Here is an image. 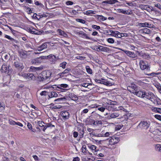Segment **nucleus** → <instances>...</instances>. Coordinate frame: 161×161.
Masks as SVG:
<instances>
[{
  "instance_id": "obj_40",
  "label": "nucleus",
  "mask_w": 161,
  "mask_h": 161,
  "mask_svg": "<svg viewBox=\"0 0 161 161\" xmlns=\"http://www.w3.org/2000/svg\"><path fill=\"white\" fill-rule=\"evenodd\" d=\"M67 64V63L65 62H64L61 63L59 64V67H62L63 69L65 68V67Z\"/></svg>"
},
{
  "instance_id": "obj_38",
  "label": "nucleus",
  "mask_w": 161,
  "mask_h": 161,
  "mask_svg": "<svg viewBox=\"0 0 161 161\" xmlns=\"http://www.w3.org/2000/svg\"><path fill=\"white\" fill-rule=\"evenodd\" d=\"M42 123L44 124V123L43 122L41 121V125H41V129L42 130L44 131H45V130L48 126L47 125H43Z\"/></svg>"
},
{
  "instance_id": "obj_58",
  "label": "nucleus",
  "mask_w": 161,
  "mask_h": 161,
  "mask_svg": "<svg viewBox=\"0 0 161 161\" xmlns=\"http://www.w3.org/2000/svg\"><path fill=\"white\" fill-rule=\"evenodd\" d=\"M76 58L77 59L82 60L85 58V57L82 56H78L76 57Z\"/></svg>"
},
{
  "instance_id": "obj_30",
  "label": "nucleus",
  "mask_w": 161,
  "mask_h": 161,
  "mask_svg": "<svg viewBox=\"0 0 161 161\" xmlns=\"http://www.w3.org/2000/svg\"><path fill=\"white\" fill-rule=\"evenodd\" d=\"M96 17L98 19L102 21H104L107 19L106 17H104L103 16L101 15H97Z\"/></svg>"
},
{
  "instance_id": "obj_50",
  "label": "nucleus",
  "mask_w": 161,
  "mask_h": 161,
  "mask_svg": "<svg viewBox=\"0 0 161 161\" xmlns=\"http://www.w3.org/2000/svg\"><path fill=\"white\" fill-rule=\"evenodd\" d=\"M92 27L94 29H95L97 30H98L100 29V27L99 26H97V25H92Z\"/></svg>"
},
{
  "instance_id": "obj_27",
  "label": "nucleus",
  "mask_w": 161,
  "mask_h": 161,
  "mask_svg": "<svg viewBox=\"0 0 161 161\" xmlns=\"http://www.w3.org/2000/svg\"><path fill=\"white\" fill-rule=\"evenodd\" d=\"M79 35L82 38H85L86 39H90L89 37L86 33L82 32H79Z\"/></svg>"
},
{
  "instance_id": "obj_39",
  "label": "nucleus",
  "mask_w": 161,
  "mask_h": 161,
  "mask_svg": "<svg viewBox=\"0 0 161 161\" xmlns=\"http://www.w3.org/2000/svg\"><path fill=\"white\" fill-rule=\"evenodd\" d=\"M68 85L66 84H62L60 85H58V88H60V87L63 88H66L68 87Z\"/></svg>"
},
{
  "instance_id": "obj_8",
  "label": "nucleus",
  "mask_w": 161,
  "mask_h": 161,
  "mask_svg": "<svg viewBox=\"0 0 161 161\" xmlns=\"http://www.w3.org/2000/svg\"><path fill=\"white\" fill-rule=\"evenodd\" d=\"M113 133L111 132H105L104 130L102 131L99 134H95L94 135L98 137H109L113 135Z\"/></svg>"
},
{
  "instance_id": "obj_53",
  "label": "nucleus",
  "mask_w": 161,
  "mask_h": 161,
  "mask_svg": "<svg viewBox=\"0 0 161 161\" xmlns=\"http://www.w3.org/2000/svg\"><path fill=\"white\" fill-rule=\"evenodd\" d=\"M123 126V125H118L116 126L115 129L117 130H119Z\"/></svg>"
},
{
  "instance_id": "obj_46",
  "label": "nucleus",
  "mask_w": 161,
  "mask_h": 161,
  "mask_svg": "<svg viewBox=\"0 0 161 161\" xmlns=\"http://www.w3.org/2000/svg\"><path fill=\"white\" fill-rule=\"evenodd\" d=\"M81 85L82 86L85 87H87L89 86H91L92 85L90 84V83H83L81 84Z\"/></svg>"
},
{
  "instance_id": "obj_37",
  "label": "nucleus",
  "mask_w": 161,
  "mask_h": 161,
  "mask_svg": "<svg viewBox=\"0 0 161 161\" xmlns=\"http://www.w3.org/2000/svg\"><path fill=\"white\" fill-rule=\"evenodd\" d=\"M104 81L105 83H104V85H105L106 86H111L113 84V83L109 81L105 80V81Z\"/></svg>"
},
{
  "instance_id": "obj_52",
  "label": "nucleus",
  "mask_w": 161,
  "mask_h": 161,
  "mask_svg": "<svg viewBox=\"0 0 161 161\" xmlns=\"http://www.w3.org/2000/svg\"><path fill=\"white\" fill-rule=\"evenodd\" d=\"M40 58H38V59H35L34 60H33L32 61V62L33 63H35V64H36L37 63H38L40 62Z\"/></svg>"
},
{
  "instance_id": "obj_51",
  "label": "nucleus",
  "mask_w": 161,
  "mask_h": 161,
  "mask_svg": "<svg viewBox=\"0 0 161 161\" xmlns=\"http://www.w3.org/2000/svg\"><path fill=\"white\" fill-rule=\"evenodd\" d=\"M76 20L77 22H79L82 24H85L86 22V21L85 20L81 19H77Z\"/></svg>"
},
{
  "instance_id": "obj_24",
  "label": "nucleus",
  "mask_w": 161,
  "mask_h": 161,
  "mask_svg": "<svg viewBox=\"0 0 161 161\" xmlns=\"http://www.w3.org/2000/svg\"><path fill=\"white\" fill-rule=\"evenodd\" d=\"M58 96V94L54 92H51L48 95V98H51L53 97H57Z\"/></svg>"
},
{
  "instance_id": "obj_43",
  "label": "nucleus",
  "mask_w": 161,
  "mask_h": 161,
  "mask_svg": "<svg viewBox=\"0 0 161 161\" xmlns=\"http://www.w3.org/2000/svg\"><path fill=\"white\" fill-rule=\"evenodd\" d=\"M47 47V43H44L41 45V51L43 49L46 48Z\"/></svg>"
},
{
  "instance_id": "obj_45",
  "label": "nucleus",
  "mask_w": 161,
  "mask_h": 161,
  "mask_svg": "<svg viewBox=\"0 0 161 161\" xmlns=\"http://www.w3.org/2000/svg\"><path fill=\"white\" fill-rule=\"evenodd\" d=\"M66 100V98L65 97H61L58 98L56 99H55L54 100L55 101H58V102H61Z\"/></svg>"
},
{
  "instance_id": "obj_63",
  "label": "nucleus",
  "mask_w": 161,
  "mask_h": 161,
  "mask_svg": "<svg viewBox=\"0 0 161 161\" xmlns=\"http://www.w3.org/2000/svg\"><path fill=\"white\" fill-rule=\"evenodd\" d=\"M26 7V10H27V12H29V13H32V10H31V9L29 7Z\"/></svg>"
},
{
  "instance_id": "obj_47",
  "label": "nucleus",
  "mask_w": 161,
  "mask_h": 161,
  "mask_svg": "<svg viewBox=\"0 0 161 161\" xmlns=\"http://www.w3.org/2000/svg\"><path fill=\"white\" fill-rule=\"evenodd\" d=\"M89 148L92 150H95L96 149V147L94 145H89L88 146Z\"/></svg>"
},
{
  "instance_id": "obj_41",
  "label": "nucleus",
  "mask_w": 161,
  "mask_h": 161,
  "mask_svg": "<svg viewBox=\"0 0 161 161\" xmlns=\"http://www.w3.org/2000/svg\"><path fill=\"white\" fill-rule=\"evenodd\" d=\"M148 72H144L145 74L147 75H149V76H155L156 75H158V73H147Z\"/></svg>"
},
{
  "instance_id": "obj_11",
  "label": "nucleus",
  "mask_w": 161,
  "mask_h": 161,
  "mask_svg": "<svg viewBox=\"0 0 161 161\" xmlns=\"http://www.w3.org/2000/svg\"><path fill=\"white\" fill-rule=\"evenodd\" d=\"M14 64L15 67L18 69H22L24 68L23 64L19 60L15 61Z\"/></svg>"
},
{
  "instance_id": "obj_32",
  "label": "nucleus",
  "mask_w": 161,
  "mask_h": 161,
  "mask_svg": "<svg viewBox=\"0 0 161 161\" xmlns=\"http://www.w3.org/2000/svg\"><path fill=\"white\" fill-rule=\"evenodd\" d=\"M155 148L156 151L161 152V144L156 145Z\"/></svg>"
},
{
  "instance_id": "obj_56",
  "label": "nucleus",
  "mask_w": 161,
  "mask_h": 161,
  "mask_svg": "<svg viewBox=\"0 0 161 161\" xmlns=\"http://www.w3.org/2000/svg\"><path fill=\"white\" fill-rule=\"evenodd\" d=\"M4 104L0 103V110H3L4 108Z\"/></svg>"
},
{
  "instance_id": "obj_12",
  "label": "nucleus",
  "mask_w": 161,
  "mask_h": 161,
  "mask_svg": "<svg viewBox=\"0 0 161 161\" xmlns=\"http://www.w3.org/2000/svg\"><path fill=\"white\" fill-rule=\"evenodd\" d=\"M139 26L141 27H146L149 28H153L154 25L148 22L141 23L139 24Z\"/></svg>"
},
{
  "instance_id": "obj_28",
  "label": "nucleus",
  "mask_w": 161,
  "mask_h": 161,
  "mask_svg": "<svg viewBox=\"0 0 161 161\" xmlns=\"http://www.w3.org/2000/svg\"><path fill=\"white\" fill-rule=\"evenodd\" d=\"M49 87H52L54 90H57L58 91V86H57L56 85H53L51 87L48 86H46V87L43 86L41 87V89L45 88L48 89Z\"/></svg>"
},
{
  "instance_id": "obj_25",
  "label": "nucleus",
  "mask_w": 161,
  "mask_h": 161,
  "mask_svg": "<svg viewBox=\"0 0 161 161\" xmlns=\"http://www.w3.org/2000/svg\"><path fill=\"white\" fill-rule=\"evenodd\" d=\"M18 52L19 53V55L20 57L22 58H25L27 57V55L23 50H19Z\"/></svg>"
},
{
  "instance_id": "obj_22",
  "label": "nucleus",
  "mask_w": 161,
  "mask_h": 161,
  "mask_svg": "<svg viewBox=\"0 0 161 161\" xmlns=\"http://www.w3.org/2000/svg\"><path fill=\"white\" fill-rule=\"evenodd\" d=\"M69 97L72 100L76 101L78 99V97L74 93H72L69 94Z\"/></svg>"
},
{
  "instance_id": "obj_42",
  "label": "nucleus",
  "mask_w": 161,
  "mask_h": 161,
  "mask_svg": "<svg viewBox=\"0 0 161 161\" xmlns=\"http://www.w3.org/2000/svg\"><path fill=\"white\" fill-rule=\"evenodd\" d=\"M153 110L155 112L161 114V108H154Z\"/></svg>"
},
{
  "instance_id": "obj_57",
  "label": "nucleus",
  "mask_w": 161,
  "mask_h": 161,
  "mask_svg": "<svg viewBox=\"0 0 161 161\" xmlns=\"http://www.w3.org/2000/svg\"><path fill=\"white\" fill-rule=\"evenodd\" d=\"M9 123L10 125H16V123L15 121L12 120H9Z\"/></svg>"
},
{
  "instance_id": "obj_60",
  "label": "nucleus",
  "mask_w": 161,
  "mask_h": 161,
  "mask_svg": "<svg viewBox=\"0 0 161 161\" xmlns=\"http://www.w3.org/2000/svg\"><path fill=\"white\" fill-rule=\"evenodd\" d=\"M78 133L76 131H74L73 133V136L75 138H76L78 136Z\"/></svg>"
},
{
  "instance_id": "obj_44",
  "label": "nucleus",
  "mask_w": 161,
  "mask_h": 161,
  "mask_svg": "<svg viewBox=\"0 0 161 161\" xmlns=\"http://www.w3.org/2000/svg\"><path fill=\"white\" fill-rule=\"evenodd\" d=\"M93 124L94 125H102V122L101 120L94 121Z\"/></svg>"
},
{
  "instance_id": "obj_34",
  "label": "nucleus",
  "mask_w": 161,
  "mask_h": 161,
  "mask_svg": "<svg viewBox=\"0 0 161 161\" xmlns=\"http://www.w3.org/2000/svg\"><path fill=\"white\" fill-rule=\"evenodd\" d=\"M95 11L92 10H87L85 13V14L87 15H91V14H95Z\"/></svg>"
},
{
  "instance_id": "obj_59",
  "label": "nucleus",
  "mask_w": 161,
  "mask_h": 161,
  "mask_svg": "<svg viewBox=\"0 0 161 161\" xmlns=\"http://www.w3.org/2000/svg\"><path fill=\"white\" fill-rule=\"evenodd\" d=\"M105 108L103 107H99L98 108V110L101 111V112H103L104 111Z\"/></svg>"
},
{
  "instance_id": "obj_6",
  "label": "nucleus",
  "mask_w": 161,
  "mask_h": 161,
  "mask_svg": "<svg viewBox=\"0 0 161 161\" xmlns=\"http://www.w3.org/2000/svg\"><path fill=\"white\" fill-rule=\"evenodd\" d=\"M51 74L49 71H44L41 73V81L48 79L50 76Z\"/></svg>"
},
{
  "instance_id": "obj_14",
  "label": "nucleus",
  "mask_w": 161,
  "mask_h": 161,
  "mask_svg": "<svg viewBox=\"0 0 161 161\" xmlns=\"http://www.w3.org/2000/svg\"><path fill=\"white\" fill-rule=\"evenodd\" d=\"M120 114L119 113L114 112L110 114H109V115L107 117V118L108 119H114L119 115Z\"/></svg>"
},
{
  "instance_id": "obj_49",
  "label": "nucleus",
  "mask_w": 161,
  "mask_h": 161,
  "mask_svg": "<svg viewBox=\"0 0 161 161\" xmlns=\"http://www.w3.org/2000/svg\"><path fill=\"white\" fill-rule=\"evenodd\" d=\"M10 42H11V43L14 45L15 44H17L18 42L17 40H15L13 38L11 40H10Z\"/></svg>"
},
{
  "instance_id": "obj_21",
  "label": "nucleus",
  "mask_w": 161,
  "mask_h": 161,
  "mask_svg": "<svg viewBox=\"0 0 161 161\" xmlns=\"http://www.w3.org/2000/svg\"><path fill=\"white\" fill-rule=\"evenodd\" d=\"M9 67H8V68L7 67V65L5 64H3L1 67V68L0 69L1 71L2 72L6 73L8 71H9Z\"/></svg>"
},
{
  "instance_id": "obj_19",
  "label": "nucleus",
  "mask_w": 161,
  "mask_h": 161,
  "mask_svg": "<svg viewBox=\"0 0 161 161\" xmlns=\"http://www.w3.org/2000/svg\"><path fill=\"white\" fill-rule=\"evenodd\" d=\"M98 49L102 52H108L110 50V49L107 47H106L102 46H99L98 47Z\"/></svg>"
},
{
  "instance_id": "obj_35",
  "label": "nucleus",
  "mask_w": 161,
  "mask_h": 161,
  "mask_svg": "<svg viewBox=\"0 0 161 161\" xmlns=\"http://www.w3.org/2000/svg\"><path fill=\"white\" fill-rule=\"evenodd\" d=\"M52 108L55 109H59L62 108V106L58 104H56L53 105L52 107Z\"/></svg>"
},
{
  "instance_id": "obj_1",
  "label": "nucleus",
  "mask_w": 161,
  "mask_h": 161,
  "mask_svg": "<svg viewBox=\"0 0 161 161\" xmlns=\"http://www.w3.org/2000/svg\"><path fill=\"white\" fill-rule=\"evenodd\" d=\"M150 125V122L148 120H144L141 121L138 125L137 127L142 130H147Z\"/></svg>"
},
{
  "instance_id": "obj_20",
  "label": "nucleus",
  "mask_w": 161,
  "mask_h": 161,
  "mask_svg": "<svg viewBox=\"0 0 161 161\" xmlns=\"http://www.w3.org/2000/svg\"><path fill=\"white\" fill-rule=\"evenodd\" d=\"M136 92V93L134 94L136 95L138 97L143 98L144 91H138V90Z\"/></svg>"
},
{
  "instance_id": "obj_23",
  "label": "nucleus",
  "mask_w": 161,
  "mask_h": 161,
  "mask_svg": "<svg viewBox=\"0 0 161 161\" xmlns=\"http://www.w3.org/2000/svg\"><path fill=\"white\" fill-rule=\"evenodd\" d=\"M84 128L83 126L82 125H79L77 127V130L79 131H80V134L82 135H83L84 132Z\"/></svg>"
},
{
  "instance_id": "obj_18",
  "label": "nucleus",
  "mask_w": 161,
  "mask_h": 161,
  "mask_svg": "<svg viewBox=\"0 0 161 161\" xmlns=\"http://www.w3.org/2000/svg\"><path fill=\"white\" fill-rule=\"evenodd\" d=\"M117 2V1L116 0H109L103 1L102 3V4L104 5L108 4H111L115 3Z\"/></svg>"
},
{
  "instance_id": "obj_16",
  "label": "nucleus",
  "mask_w": 161,
  "mask_h": 161,
  "mask_svg": "<svg viewBox=\"0 0 161 161\" xmlns=\"http://www.w3.org/2000/svg\"><path fill=\"white\" fill-rule=\"evenodd\" d=\"M57 31L60 36L65 37H68V35L65 32L61 29H58Z\"/></svg>"
},
{
  "instance_id": "obj_29",
  "label": "nucleus",
  "mask_w": 161,
  "mask_h": 161,
  "mask_svg": "<svg viewBox=\"0 0 161 161\" xmlns=\"http://www.w3.org/2000/svg\"><path fill=\"white\" fill-rule=\"evenodd\" d=\"M53 57L54 58H55V57L53 55L52 56V55H47L46 56H43V55H41V59H47L49 58H52Z\"/></svg>"
},
{
  "instance_id": "obj_9",
  "label": "nucleus",
  "mask_w": 161,
  "mask_h": 161,
  "mask_svg": "<svg viewBox=\"0 0 161 161\" xmlns=\"http://www.w3.org/2000/svg\"><path fill=\"white\" fill-rule=\"evenodd\" d=\"M109 145H114L118 143L119 141V139L118 137L112 136L108 139Z\"/></svg>"
},
{
  "instance_id": "obj_31",
  "label": "nucleus",
  "mask_w": 161,
  "mask_h": 161,
  "mask_svg": "<svg viewBox=\"0 0 161 161\" xmlns=\"http://www.w3.org/2000/svg\"><path fill=\"white\" fill-rule=\"evenodd\" d=\"M141 31L143 33L147 34H150L151 32L150 30L147 28H144L143 29H141Z\"/></svg>"
},
{
  "instance_id": "obj_15",
  "label": "nucleus",
  "mask_w": 161,
  "mask_h": 161,
  "mask_svg": "<svg viewBox=\"0 0 161 161\" xmlns=\"http://www.w3.org/2000/svg\"><path fill=\"white\" fill-rule=\"evenodd\" d=\"M117 11L118 13H121L124 14L130 15L131 14V12H129L128 10H126L121 8L118 9Z\"/></svg>"
},
{
  "instance_id": "obj_4",
  "label": "nucleus",
  "mask_w": 161,
  "mask_h": 161,
  "mask_svg": "<svg viewBox=\"0 0 161 161\" xmlns=\"http://www.w3.org/2000/svg\"><path fill=\"white\" fill-rule=\"evenodd\" d=\"M140 68L146 72H148L150 70V67L146 61L141 60L139 63Z\"/></svg>"
},
{
  "instance_id": "obj_5",
  "label": "nucleus",
  "mask_w": 161,
  "mask_h": 161,
  "mask_svg": "<svg viewBox=\"0 0 161 161\" xmlns=\"http://www.w3.org/2000/svg\"><path fill=\"white\" fill-rule=\"evenodd\" d=\"M155 97V95L152 92H146L145 91H144V93L143 98H145L152 101V100L154 99Z\"/></svg>"
},
{
  "instance_id": "obj_48",
  "label": "nucleus",
  "mask_w": 161,
  "mask_h": 161,
  "mask_svg": "<svg viewBox=\"0 0 161 161\" xmlns=\"http://www.w3.org/2000/svg\"><path fill=\"white\" fill-rule=\"evenodd\" d=\"M107 42L110 43H113L114 42V40L112 38H109L107 39Z\"/></svg>"
},
{
  "instance_id": "obj_64",
  "label": "nucleus",
  "mask_w": 161,
  "mask_h": 161,
  "mask_svg": "<svg viewBox=\"0 0 161 161\" xmlns=\"http://www.w3.org/2000/svg\"><path fill=\"white\" fill-rule=\"evenodd\" d=\"M80 159L78 157H76L74 158L73 161H80Z\"/></svg>"
},
{
  "instance_id": "obj_33",
  "label": "nucleus",
  "mask_w": 161,
  "mask_h": 161,
  "mask_svg": "<svg viewBox=\"0 0 161 161\" xmlns=\"http://www.w3.org/2000/svg\"><path fill=\"white\" fill-rule=\"evenodd\" d=\"M104 81H105V79H96L95 80L96 82L103 84H104V83H105Z\"/></svg>"
},
{
  "instance_id": "obj_10",
  "label": "nucleus",
  "mask_w": 161,
  "mask_h": 161,
  "mask_svg": "<svg viewBox=\"0 0 161 161\" xmlns=\"http://www.w3.org/2000/svg\"><path fill=\"white\" fill-rule=\"evenodd\" d=\"M120 50L123 51L128 56L132 58H135L137 57V55L134 52L128 50H125L122 49H119Z\"/></svg>"
},
{
  "instance_id": "obj_62",
  "label": "nucleus",
  "mask_w": 161,
  "mask_h": 161,
  "mask_svg": "<svg viewBox=\"0 0 161 161\" xmlns=\"http://www.w3.org/2000/svg\"><path fill=\"white\" fill-rule=\"evenodd\" d=\"M73 3V2L70 1H68L66 3V4L67 5H72Z\"/></svg>"
},
{
  "instance_id": "obj_26",
  "label": "nucleus",
  "mask_w": 161,
  "mask_h": 161,
  "mask_svg": "<svg viewBox=\"0 0 161 161\" xmlns=\"http://www.w3.org/2000/svg\"><path fill=\"white\" fill-rule=\"evenodd\" d=\"M48 92L46 91H42L41 92V96H42V97H41V98H43L44 99L43 100V102H44V101H45L46 100V98H43V97H43V96L47 95V96H48Z\"/></svg>"
},
{
  "instance_id": "obj_3",
  "label": "nucleus",
  "mask_w": 161,
  "mask_h": 161,
  "mask_svg": "<svg viewBox=\"0 0 161 161\" xmlns=\"http://www.w3.org/2000/svg\"><path fill=\"white\" fill-rule=\"evenodd\" d=\"M110 32L111 33L110 34L111 36L118 38H121L123 36L127 37L128 36V34L127 33H120L118 31L113 30H110Z\"/></svg>"
},
{
  "instance_id": "obj_36",
  "label": "nucleus",
  "mask_w": 161,
  "mask_h": 161,
  "mask_svg": "<svg viewBox=\"0 0 161 161\" xmlns=\"http://www.w3.org/2000/svg\"><path fill=\"white\" fill-rule=\"evenodd\" d=\"M86 72L89 74H91L92 73V69L90 68L89 66H87L86 67Z\"/></svg>"
},
{
  "instance_id": "obj_13",
  "label": "nucleus",
  "mask_w": 161,
  "mask_h": 161,
  "mask_svg": "<svg viewBox=\"0 0 161 161\" xmlns=\"http://www.w3.org/2000/svg\"><path fill=\"white\" fill-rule=\"evenodd\" d=\"M61 115L64 119H68L69 118V114L66 110L62 111L61 112Z\"/></svg>"
},
{
  "instance_id": "obj_7",
  "label": "nucleus",
  "mask_w": 161,
  "mask_h": 161,
  "mask_svg": "<svg viewBox=\"0 0 161 161\" xmlns=\"http://www.w3.org/2000/svg\"><path fill=\"white\" fill-rule=\"evenodd\" d=\"M127 90L133 94L136 93V92L138 91V87L135 84H131L127 87Z\"/></svg>"
},
{
  "instance_id": "obj_2",
  "label": "nucleus",
  "mask_w": 161,
  "mask_h": 161,
  "mask_svg": "<svg viewBox=\"0 0 161 161\" xmlns=\"http://www.w3.org/2000/svg\"><path fill=\"white\" fill-rule=\"evenodd\" d=\"M31 69L32 71L36 72L34 75L32 74H31L29 75L30 76L29 79H32L33 76H36L38 79L39 78V76L38 73L39 74H40V68L39 67H34L31 66Z\"/></svg>"
},
{
  "instance_id": "obj_55",
  "label": "nucleus",
  "mask_w": 161,
  "mask_h": 161,
  "mask_svg": "<svg viewBox=\"0 0 161 161\" xmlns=\"http://www.w3.org/2000/svg\"><path fill=\"white\" fill-rule=\"evenodd\" d=\"M31 33L36 34H39L38 33V31H35V30L34 29H32L31 31Z\"/></svg>"
},
{
  "instance_id": "obj_54",
  "label": "nucleus",
  "mask_w": 161,
  "mask_h": 161,
  "mask_svg": "<svg viewBox=\"0 0 161 161\" xmlns=\"http://www.w3.org/2000/svg\"><path fill=\"white\" fill-rule=\"evenodd\" d=\"M154 116L156 119L159 120H161V115L158 114H156Z\"/></svg>"
},
{
  "instance_id": "obj_17",
  "label": "nucleus",
  "mask_w": 161,
  "mask_h": 161,
  "mask_svg": "<svg viewBox=\"0 0 161 161\" xmlns=\"http://www.w3.org/2000/svg\"><path fill=\"white\" fill-rule=\"evenodd\" d=\"M71 69L69 68H67L65 69L62 72L58 74L60 76L63 77L65 76V75L68 74Z\"/></svg>"
},
{
  "instance_id": "obj_61",
  "label": "nucleus",
  "mask_w": 161,
  "mask_h": 161,
  "mask_svg": "<svg viewBox=\"0 0 161 161\" xmlns=\"http://www.w3.org/2000/svg\"><path fill=\"white\" fill-rule=\"evenodd\" d=\"M155 7H157L159 9L161 10V5L159 3H158L157 4H155Z\"/></svg>"
}]
</instances>
